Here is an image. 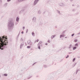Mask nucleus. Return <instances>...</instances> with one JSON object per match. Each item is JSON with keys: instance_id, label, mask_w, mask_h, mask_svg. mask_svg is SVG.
I'll use <instances>...</instances> for the list:
<instances>
[{"instance_id": "1", "label": "nucleus", "mask_w": 80, "mask_h": 80, "mask_svg": "<svg viewBox=\"0 0 80 80\" xmlns=\"http://www.w3.org/2000/svg\"><path fill=\"white\" fill-rule=\"evenodd\" d=\"M8 45L7 37V36H3L0 37V49L5 50L7 48V45Z\"/></svg>"}, {"instance_id": "2", "label": "nucleus", "mask_w": 80, "mask_h": 80, "mask_svg": "<svg viewBox=\"0 0 80 80\" xmlns=\"http://www.w3.org/2000/svg\"><path fill=\"white\" fill-rule=\"evenodd\" d=\"M8 27H13L14 26V22L13 21H10L8 23Z\"/></svg>"}, {"instance_id": "3", "label": "nucleus", "mask_w": 80, "mask_h": 80, "mask_svg": "<svg viewBox=\"0 0 80 80\" xmlns=\"http://www.w3.org/2000/svg\"><path fill=\"white\" fill-rule=\"evenodd\" d=\"M27 43L28 45H30L31 46L33 45V43L30 41V40H28L27 41Z\"/></svg>"}, {"instance_id": "4", "label": "nucleus", "mask_w": 80, "mask_h": 80, "mask_svg": "<svg viewBox=\"0 0 80 80\" xmlns=\"http://www.w3.org/2000/svg\"><path fill=\"white\" fill-rule=\"evenodd\" d=\"M39 1H40V0H35L33 2L34 5H36L38 3Z\"/></svg>"}, {"instance_id": "5", "label": "nucleus", "mask_w": 80, "mask_h": 80, "mask_svg": "<svg viewBox=\"0 0 80 80\" xmlns=\"http://www.w3.org/2000/svg\"><path fill=\"white\" fill-rule=\"evenodd\" d=\"M58 5L60 7H64L65 6V4L63 3H60L58 4Z\"/></svg>"}, {"instance_id": "6", "label": "nucleus", "mask_w": 80, "mask_h": 80, "mask_svg": "<svg viewBox=\"0 0 80 80\" xmlns=\"http://www.w3.org/2000/svg\"><path fill=\"white\" fill-rule=\"evenodd\" d=\"M32 20L33 22H36V20H37V18L35 17H33L32 18Z\"/></svg>"}, {"instance_id": "7", "label": "nucleus", "mask_w": 80, "mask_h": 80, "mask_svg": "<svg viewBox=\"0 0 80 80\" xmlns=\"http://www.w3.org/2000/svg\"><path fill=\"white\" fill-rule=\"evenodd\" d=\"M24 45V42H22L21 44L20 48H22Z\"/></svg>"}, {"instance_id": "8", "label": "nucleus", "mask_w": 80, "mask_h": 80, "mask_svg": "<svg viewBox=\"0 0 80 80\" xmlns=\"http://www.w3.org/2000/svg\"><path fill=\"white\" fill-rule=\"evenodd\" d=\"M23 12H24V10H21V11H20L19 12V14H22V13H23Z\"/></svg>"}, {"instance_id": "9", "label": "nucleus", "mask_w": 80, "mask_h": 80, "mask_svg": "<svg viewBox=\"0 0 80 80\" xmlns=\"http://www.w3.org/2000/svg\"><path fill=\"white\" fill-rule=\"evenodd\" d=\"M8 5V3H6L4 4L3 6L4 7H7Z\"/></svg>"}, {"instance_id": "10", "label": "nucleus", "mask_w": 80, "mask_h": 80, "mask_svg": "<svg viewBox=\"0 0 80 80\" xmlns=\"http://www.w3.org/2000/svg\"><path fill=\"white\" fill-rule=\"evenodd\" d=\"M77 63H76L74 64H73V65H72V68H73L74 67L75 65H77Z\"/></svg>"}, {"instance_id": "11", "label": "nucleus", "mask_w": 80, "mask_h": 80, "mask_svg": "<svg viewBox=\"0 0 80 80\" xmlns=\"http://www.w3.org/2000/svg\"><path fill=\"white\" fill-rule=\"evenodd\" d=\"M56 37V35H52L51 37V38H52V39H53V38L54 37Z\"/></svg>"}, {"instance_id": "12", "label": "nucleus", "mask_w": 80, "mask_h": 80, "mask_svg": "<svg viewBox=\"0 0 80 80\" xmlns=\"http://www.w3.org/2000/svg\"><path fill=\"white\" fill-rule=\"evenodd\" d=\"M65 37V35H60V38H62V37Z\"/></svg>"}, {"instance_id": "13", "label": "nucleus", "mask_w": 80, "mask_h": 80, "mask_svg": "<svg viewBox=\"0 0 80 80\" xmlns=\"http://www.w3.org/2000/svg\"><path fill=\"white\" fill-rule=\"evenodd\" d=\"M16 22H18V21H19V18H18V17L16 18Z\"/></svg>"}, {"instance_id": "14", "label": "nucleus", "mask_w": 80, "mask_h": 80, "mask_svg": "<svg viewBox=\"0 0 80 80\" xmlns=\"http://www.w3.org/2000/svg\"><path fill=\"white\" fill-rule=\"evenodd\" d=\"M41 43H42V42L40 41H39V42L38 44V45H40V44H41Z\"/></svg>"}, {"instance_id": "15", "label": "nucleus", "mask_w": 80, "mask_h": 80, "mask_svg": "<svg viewBox=\"0 0 80 80\" xmlns=\"http://www.w3.org/2000/svg\"><path fill=\"white\" fill-rule=\"evenodd\" d=\"M32 35L33 36V37H35V33L33 32H32Z\"/></svg>"}, {"instance_id": "16", "label": "nucleus", "mask_w": 80, "mask_h": 80, "mask_svg": "<svg viewBox=\"0 0 80 80\" xmlns=\"http://www.w3.org/2000/svg\"><path fill=\"white\" fill-rule=\"evenodd\" d=\"M57 12H58V14H59V15H60V12L58 10H57Z\"/></svg>"}, {"instance_id": "17", "label": "nucleus", "mask_w": 80, "mask_h": 80, "mask_svg": "<svg viewBox=\"0 0 80 80\" xmlns=\"http://www.w3.org/2000/svg\"><path fill=\"white\" fill-rule=\"evenodd\" d=\"M41 11H38V14H41Z\"/></svg>"}, {"instance_id": "18", "label": "nucleus", "mask_w": 80, "mask_h": 80, "mask_svg": "<svg viewBox=\"0 0 80 80\" xmlns=\"http://www.w3.org/2000/svg\"><path fill=\"white\" fill-rule=\"evenodd\" d=\"M76 48H77V47H73V50H75V49H76Z\"/></svg>"}, {"instance_id": "19", "label": "nucleus", "mask_w": 80, "mask_h": 80, "mask_svg": "<svg viewBox=\"0 0 80 80\" xmlns=\"http://www.w3.org/2000/svg\"><path fill=\"white\" fill-rule=\"evenodd\" d=\"M78 43H76L75 45V47H78Z\"/></svg>"}, {"instance_id": "20", "label": "nucleus", "mask_w": 80, "mask_h": 80, "mask_svg": "<svg viewBox=\"0 0 80 80\" xmlns=\"http://www.w3.org/2000/svg\"><path fill=\"white\" fill-rule=\"evenodd\" d=\"M76 58H74L72 60V62H75V60H76Z\"/></svg>"}, {"instance_id": "21", "label": "nucleus", "mask_w": 80, "mask_h": 80, "mask_svg": "<svg viewBox=\"0 0 80 80\" xmlns=\"http://www.w3.org/2000/svg\"><path fill=\"white\" fill-rule=\"evenodd\" d=\"M71 47H72V45L71 44H70V45H69V49H70V48H71Z\"/></svg>"}, {"instance_id": "22", "label": "nucleus", "mask_w": 80, "mask_h": 80, "mask_svg": "<svg viewBox=\"0 0 80 80\" xmlns=\"http://www.w3.org/2000/svg\"><path fill=\"white\" fill-rule=\"evenodd\" d=\"M38 48L39 49V50L40 49V45H38Z\"/></svg>"}, {"instance_id": "23", "label": "nucleus", "mask_w": 80, "mask_h": 80, "mask_svg": "<svg viewBox=\"0 0 80 80\" xmlns=\"http://www.w3.org/2000/svg\"><path fill=\"white\" fill-rule=\"evenodd\" d=\"M68 57H69V56L68 55L66 57V58H68Z\"/></svg>"}, {"instance_id": "24", "label": "nucleus", "mask_w": 80, "mask_h": 80, "mask_svg": "<svg viewBox=\"0 0 80 80\" xmlns=\"http://www.w3.org/2000/svg\"><path fill=\"white\" fill-rule=\"evenodd\" d=\"M27 48H30V46H28L27 47Z\"/></svg>"}, {"instance_id": "25", "label": "nucleus", "mask_w": 80, "mask_h": 80, "mask_svg": "<svg viewBox=\"0 0 80 80\" xmlns=\"http://www.w3.org/2000/svg\"><path fill=\"white\" fill-rule=\"evenodd\" d=\"M4 76H5L6 77H7V74H4Z\"/></svg>"}, {"instance_id": "26", "label": "nucleus", "mask_w": 80, "mask_h": 80, "mask_svg": "<svg viewBox=\"0 0 80 80\" xmlns=\"http://www.w3.org/2000/svg\"><path fill=\"white\" fill-rule=\"evenodd\" d=\"M44 68H47V65H44Z\"/></svg>"}, {"instance_id": "27", "label": "nucleus", "mask_w": 80, "mask_h": 80, "mask_svg": "<svg viewBox=\"0 0 80 80\" xmlns=\"http://www.w3.org/2000/svg\"><path fill=\"white\" fill-rule=\"evenodd\" d=\"M20 40L21 41V42H22V41H23V38H21Z\"/></svg>"}, {"instance_id": "28", "label": "nucleus", "mask_w": 80, "mask_h": 80, "mask_svg": "<svg viewBox=\"0 0 80 80\" xmlns=\"http://www.w3.org/2000/svg\"><path fill=\"white\" fill-rule=\"evenodd\" d=\"M79 71V70H78L77 71H76V74H77V73H78V71Z\"/></svg>"}, {"instance_id": "29", "label": "nucleus", "mask_w": 80, "mask_h": 80, "mask_svg": "<svg viewBox=\"0 0 80 80\" xmlns=\"http://www.w3.org/2000/svg\"><path fill=\"white\" fill-rule=\"evenodd\" d=\"M74 33L72 34L71 35L72 37H73V36H74Z\"/></svg>"}, {"instance_id": "30", "label": "nucleus", "mask_w": 80, "mask_h": 80, "mask_svg": "<svg viewBox=\"0 0 80 80\" xmlns=\"http://www.w3.org/2000/svg\"><path fill=\"white\" fill-rule=\"evenodd\" d=\"M18 38V36H17L16 38V40H17Z\"/></svg>"}, {"instance_id": "31", "label": "nucleus", "mask_w": 80, "mask_h": 80, "mask_svg": "<svg viewBox=\"0 0 80 80\" xmlns=\"http://www.w3.org/2000/svg\"><path fill=\"white\" fill-rule=\"evenodd\" d=\"M75 42H77V39H75L74 40Z\"/></svg>"}, {"instance_id": "32", "label": "nucleus", "mask_w": 80, "mask_h": 80, "mask_svg": "<svg viewBox=\"0 0 80 80\" xmlns=\"http://www.w3.org/2000/svg\"><path fill=\"white\" fill-rule=\"evenodd\" d=\"M2 0H0V4H1V3H2Z\"/></svg>"}, {"instance_id": "33", "label": "nucleus", "mask_w": 80, "mask_h": 80, "mask_svg": "<svg viewBox=\"0 0 80 80\" xmlns=\"http://www.w3.org/2000/svg\"><path fill=\"white\" fill-rule=\"evenodd\" d=\"M36 42H38V41H39V40H38V39L37 40H36Z\"/></svg>"}, {"instance_id": "34", "label": "nucleus", "mask_w": 80, "mask_h": 80, "mask_svg": "<svg viewBox=\"0 0 80 80\" xmlns=\"http://www.w3.org/2000/svg\"><path fill=\"white\" fill-rule=\"evenodd\" d=\"M23 30H24L25 29V27H22Z\"/></svg>"}, {"instance_id": "35", "label": "nucleus", "mask_w": 80, "mask_h": 80, "mask_svg": "<svg viewBox=\"0 0 80 80\" xmlns=\"http://www.w3.org/2000/svg\"><path fill=\"white\" fill-rule=\"evenodd\" d=\"M19 35H20V33H19L18 35L17 36V37H19Z\"/></svg>"}, {"instance_id": "36", "label": "nucleus", "mask_w": 80, "mask_h": 80, "mask_svg": "<svg viewBox=\"0 0 80 80\" xmlns=\"http://www.w3.org/2000/svg\"><path fill=\"white\" fill-rule=\"evenodd\" d=\"M11 0H7V2H10V1H11Z\"/></svg>"}, {"instance_id": "37", "label": "nucleus", "mask_w": 80, "mask_h": 80, "mask_svg": "<svg viewBox=\"0 0 80 80\" xmlns=\"http://www.w3.org/2000/svg\"><path fill=\"white\" fill-rule=\"evenodd\" d=\"M48 43H50V40H48Z\"/></svg>"}, {"instance_id": "38", "label": "nucleus", "mask_w": 80, "mask_h": 80, "mask_svg": "<svg viewBox=\"0 0 80 80\" xmlns=\"http://www.w3.org/2000/svg\"><path fill=\"white\" fill-rule=\"evenodd\" d=\"M23 31H22V32H21V33H22V34H23Z\"/></svg>"}, {"instance_id": "39", "label": "nucleus", "mask_w": 80, "mask_h": 80, "mask_svg": "<svg viewBox=\"0 0 80 80\" xmlns=\"http://www.w3.org/2000/svg\"><path fill=\"white\" fill-rule=\"evenodd\" d=\"M75 9H73L72 10V12H75Z\"/></svg>"}, {"instance_id": "40", "label": "nucleus", "mask_w": 80, "mask_h": 80, "mask_svg": "<svg viewBox=\"0 0 80 80\" xmlns=\"http://www.w3.org/2000/svg\"><path fill=\"white\" fill-rule=\"evenodd\" d=\"M35 63H36V62H35V63H34L33 64V65H35Z\"/></svg>"}, {"instance_id": "41", "label": "nucleus", "mask_w": 80, "mask_h": 80, "mask_svg": "<svg viewBox=\"0 0 80 80\" xmlns=\"http://www.w3.org/2000/svg\"><path fill=\"white\" fill-rule=\"evenodd\" d=\"M27 32H28V29L27 30L26 33H27Z\"/></svg>"}, {"instance_id": "42", "label": "nucleus", "mask_w": 80, "mask_h": 80, "mask_svg": "<svg viewBox=\"0 0 80 80\" xmlns=\"http://www.w3.org/2000/svg\"><path fill=\"white\" fill-rule=\"evenodd\" d=\"M77 7H78V8H79V5L77 6Z\"/></svg>"}, {"instance_id": "43", "label": "nucleus", "mask_w": 80, "mask_h": 80, "mask_svg": "<svg viewBox=\"0 0 80 80\" xmlns=\"http://www.w3.org/2000/svg\"><path fill=\"white\" fill-rule=\"evenodd\" d=\"M80 34V32L79 33H78L77 34L78 35H79Z\"/></svg>"}, {"instance_id": "44", "label": "nucleus", "mask_w": 80, "mask_h": 80, "mask_svg": "<svg viewBox=\"0 0 80 80\" xmlns=\"http://www.w3.org/2000/svg\"><path fill=\"white\" fill-rule=\"evenodd\" d=\"M45 45H48V44L47 43H46L45 44Z\"/></svg>"}, {"instance_id": "45", "label": "nucleus", "mask_w": 80, "mask_h": 80, "mask_svg": "<svg viewBox=\"0 0 80 80\" xmlns=\"http://www.w3.org/2000/svg\"><path fill=\"white\" fill-rule=\"evenodd\" d=\"M70 2H72L73 1V0H70Z\"/></svg>"}, {"instance_id": "46", "label": "nucleus", "mask_w": 80, "mask_h": 80, "mask_svg": "<svg viewBox=\"0 0 80 80\" xmlns=\"http://www.w3.org/2000/svg\"><path fill=\"white\" fill-rule=\"evenodd\" d=\"M68 53L69 54H70V53H72V52H69Z\"/></svg>"}, {"instance_id": "47", "label": "nucleus", "mask_w": 80, "mask_h": 80, "mask_svg": "<svg viewBox=\"0 0 80 80\" xmlns=\"http://www.w3.org/2000/svg\"><path fill=\"white\" fill-rule=\"evenodd\" d=\"M72 7H73V6H74V4H72Z\"/></svg>"}, {"instance_id": "48", "label": "nucleus", "mask_w": 80, "mask_h": 80, "mask_svg": "<svg viewBox=\"0 0 80 80\" xmlns=\"http://www.w3.org/2000/svg\"><path fill=\"white\" fill-rule=\"evenodd\" d=\"M37 42V41H35V42H34V43H36Z\"/></svg>"}, {"instance_id": "49", "label": "nucleus", "mask_w": 80, "mask_h": 80, "mask_svg": "<svg viewBox=\"0 0 80 80\" xmlns=\"http://www.w3.org/2000/svg\"><path fill=\"white\" fill-rule=\"evenodd\" d=\"M43 13V14H44L45 13V12H44Z\"/></svg>"}, {"instance_id": "50", "label": "nucleus", "mask_w": 80, "mask_h": 80, "mask_svg": "<svg viewBox=\"0 0 80 80\" xmlns=\"http://www.w3.org/2000/svg\"><path fill=\"white\" fill-rule=\"evenodd\" d=\"M0 78H1V76L0 75Z\"/></svg>"}, {"instance_id": "51", "label": "nucleus", "mask_w": 80, "mask_h": 80, "mask_svg": "<svg viewBox=\"0 0 80 80\" xmlns=\"http://www.w3.org/2000/svg\"><path fill=\"white\" fill-rule=\"evenodd\" d=\"M65 38H67V37H65Z\"/></svg>"}, {"instance_id": "52", "label": "nucleus", "mask_w": 80, "mask_h": 80, "mask_svg": "<svg viewBox=\"0 0 80 80\" xmlns=\"http://www.w3.org/2000/svg\"><path fill=\"white\" fill-rule=\"evenodd\" d=\"M30 78H30H28V79H29V78Z\"/></svg>"}, {"instance_id": "53", "label": "nucleus", "mask_w": 80, "mask_h": 80, "mask_svg": "<svg viewBox=\"0 0 80 80\" xmlns=\"http://www.w3.org/2000/svg\"><path fill=\"white\" fill-rule=\"evenodd\" d=\"M76 73V72H75V73Z\"/></svg>"}, {"instance_id": "54", "label": "nucleus", "mask_w": 80, "mask_h": 80, "mask_svg": "<svg viewBox=\"0 0 80 80\" xmlns=\"http://www.w3.org/2000/svg\"><path fill=\"white\" fill-rule=\"evenodd\" d=\"M24 15H25V13H24Z\"/></svg>"}]
</instances>
